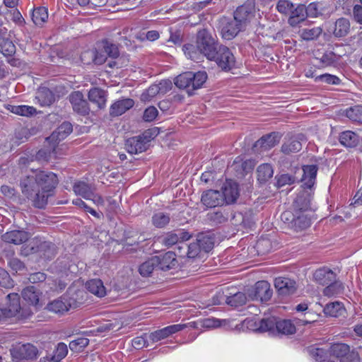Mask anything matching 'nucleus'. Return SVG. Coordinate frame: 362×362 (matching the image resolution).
<instances>
[{
    "label": "nucleus",
    "mask_w": 362,
    "mask_h": 362,
    "mask_svg": "<svg viewBox=\"0 0 362 362\" xmlns=\"http://www.w3.org/2000/svg\"><path fill=\"white\" fill-rule=\"evenodd\" d=\"M87 336V334H86V336H80L78 337L76 339L70 341L69 345V349L74 352L82 351L83 349L88 345L90 341Z\"/></svg>",
    "instance_id": "nucleus-50"
},
{
    "label": "nucleus",
    "mask_w": 362,
    "mask_h": 362,
    "mask_svg": "<svg viewBox=\"0 0 362 362\" xmlns=\"http://www.w3.org/2000/svg\"><path fill=\"white\" fill-rule=\"evenodd\" d=\"M182 50L184 51V53L187 58L197 62H200L204 57L202 52L199 50V48L198 47V43L197 42L195 45H185L182 47Z\"/></svg>",
    "instance_id": "nucleus-34"
},
{
    "label": "nucleus",
    "mask_w": 362,
    "mask_h": 362,
    "mask_svg": "<svg viewBox=\"0 0 362 362\" xmlns=\"http://www.w3.org/2000/svg\"><path fill=\"white\" fill-rule=\"evenodd\" d=\"M2 316L11 317L15 316L21 310L20 296L17 293H8L6 297Z\"/></svg>",
    "instance_id": "nucleus-11"
},
{
    "label": "nucleus",
    "mask_w": 362,
    "mask_h": 362,
    "mask_svg": "<svg viewBox=\"0 0 362 362\" xmlns=\"http://www.w3.org/2000/svg\"><path fill=\"white\" fill-rule=\"evenodd\" d=\"M277 318L274 316L264 317L258 322H255V330L259 332H269L271 335H275Z\"/></svg>",
    "instance_id": "nucleus-23"
},
{
    "label": "nucleus",
    "mask_w": 362,
    "mask_h": 362,
    "mask_svg": "<svg viewBox=\"0 0 362 362\" xmlns=\"http://www.w3.org/2000/svg\"><path fill=\"white\" fill-rule=\"evenodd\" d=\"M175 256V252H168L163 255L156 256L159 262L157 264L158 268L163 271H168L175 268L177 264Z\"/></svg>",
    "instance_id": "nucleus-26"
},
{
    "label": "nucleus",
    "mask_w": 362,
    "mask_h": 362,
    "mask_svg": "<svg viewBox=\"0 0 362 362\" xmlns=\"http://www.w3.org/2000/svg\"><path fill=\"white\" fill-rule=\"evenodd\" d=\"M202 251L209 252L214 246V238L209 234L200 233L196 238Z\"/></svg>",
    "instance_id": "nucleus-42"
},
{
    "label": "nucleus",
    "mask_w": 362,
    "mask_h": 362,
    "mask_svg": "<svg viewBox=\"0 0 362 362\" xmlns=\"http://www.w3.org/2000/svg\"><path fill=\"white\" fill-rule=\"evenodd\" d=\"M37 355V348L31 344H23L13 354V356L18 360H33Z\"/></svg>",
    "instance_id": "nucleus-17"
},
{
    "label": "nucleus",
    "mask_w": 362,
    "mask_h": 362,
    "mask_svg": "<svg viewBox=\"0 0 362 362\" xmlns=\"http://www.w3.org/2000/svg\"><path fill=\"white\" fill-rule=\"evenodd\" d=\"M202 252L199 243L197 240L191 243L189 245H187V257L188 258H195Z\"/></svg>",
    "instance_id": "nucleus-60"
},
{
    "label": "nucleus",
    "mask_w": 362,
    "mask_h": 362,
    "mask_svg": "<svg viewBox=\"0 0 362 362\" xmlns=\"http://www.w3.org/2000/svg\"><path fill=\"white\" fill-rule=\"evenodd\" d=\"M134 101L131 98H123L115 102L110 107V114L112 117L120 116L132 108Z\"/></svg>",
    "instance_id": "nucleus-24"
},
{
    "label": "nucleus",
    "mask_w": 362,
    "mask_h": 362,
    "mask_svg": "<svg viewBox=\"0 0 362 362\" xmlns=\"http://www.w3.org/2000/svg\"><path fill=\"white\" fill-rule=\"evenodd\" d=\"M306 212L293 211V227L296 230H303L310 226L311 221Z\"/></svg>",
    "instance_id": "nucleus-31"
},
{
    "label": "nucleus",
    "mask_w": 362,
    "mask_h": 362,
    "mask_svg": "<svg viewBox=\"0 0 362 362\" xmlns=\"http://www.w3.org/2000/svg\"><path fill=\"white\" fill-rule=\"evenodd\" d=\"M35 98L42 106H49L54 101V95L49 88L44 87L38 90Z\"/></svg>",
    "instance_id": "nucleus-35"
},
{
    "label": "nucleus",
    "mask_w": 362,
    "mask_h": 362,
    "mask_svg": "<svg viewBox=\"0 0 362 362\" xmlns=\"http://www.w3.org/2000/svg\"><path fill=\"white\" fill-rule=\"evenodd\" d=\"M323 310L326 315L336 317L341 315L345 310L341 303L336 301L327 304Z\"/></svg>",
    "instance_id": "nucleus-44"
},
{
    "label": "nucleus",
    "mask_w": 362,
    "mask_h": 362,
    "mask_svg": "<svg viewBox=\"0 0 362 362\" xmlns=\"http://www.w3.org/2000/svg\"><path fill=\"white\" fill-rule=\"evenodd\" d=\"M151 129L145 131L141 135L128 139L125 142V148L128 153L137 154L146 151L149 146V142L153 139Z\"/></svg>",
    "instance_id": "nucleus-5"
},
{
    "label": "nucleus",
    "mask_w": 362,
    "mask_h": 362,
    "mask_svg": "<svg viewBox=\"0 0 362 362\" xmlns=\"http://www.w3.org/2000/svg\"><path fill=\"white\" fill-rule=\"evenodd\" d=\"M8 110L16 115L26 117L33 115L36 112L35 108L28 105H11Z\"/></svg>",
    "instance_id": "nucleus-52"
},
{
    "label": "nucleus",
    "mask_w": 362,
    "mask_h": 362,
    "mask_svg": "<svg viewBox=\"0 0 362 362\" xmlns=\"http://www.w3.org/2000/svg\"><path fill=\"white\" fill-rule=\"evenodd\" d=\"M254 293L255 298L262 302L268 301L272 296L270 284L266 281H257L255 284Z\"/></svg>",
    "instance_id": "nucleus-21"
},
{
    "label": "nucleus",
    "mask_w": 362,
    "mask_h": 362,
    "mask_svg": "<svg viewBox=\"0 0 362 362\" xmlns=\"http://www.w3.org/2000/svg\"><path fill=\"white\" fill-rule=\"evenodd\" d=\"M87 294L83 290L74 291L69 288L65 296L49 303L47 305V309L55 313H63L71 308H76L82 304Z\"/></svg>",
    "instance_id": "nucleus-2"
},
{
    "label": "nucleus",
    "mask_w": 362,
    "mask_h": 362,
    "mask_svg": "<svg viewBox=\"0 0 362 362\" xmlns=\"http://www.w3.org/2000/svg\"><path fill=\"white\" fill-rule=\"evenodd\" d=\"M329 352L333 356L341 358V359L351 353L349 346L343 343L332 344L329 347Z\"/></svg>",
    "instance_id": "nucleus-47"
},
{
    "label": "nucleus",
    "mask_w": 362,
    "mask_h": 362,
    "mask_svg": "<svg viewBox=\"0 0 362 362\" xmlns=\"http://www.w3.org/2000/svg\"><path fill=\"white\" fill-rule=\"evenodd\" d=\"M335 274L328 268H320L314 273V278L320 284L327 285L334 281Z\"/></svg>",
    "instance_id": "nucleus-30"
},
{
    "label": "nucleus",
    "mask_w": 362,
    "mask_h": 362,
    "mask_svg": "<svg viewBox=\"0 0 362 362\" xmlns=\"http://www.w3.org/2000/svg\"><path fill=\"white\" fill-rule=\"evenodd\" d=\"M98 48L104 50L107 57L116 59L119 55V52L117 46L107 40H103L97 44Z\"/></svg>",
    "instance_id": "nucleus-37"
},
{
    "label": "nucleus",
    "mask_w": 362,
    "mask_h": 362,
    "mask_svg": "<svg viewBox=\"0 0 362 362\" xmlns=\"http://www.w3.org/2000/svg\"><path fill=\"white\" fill-rule=\"evenodd\" d=\"M2 240L8 243L21 245L26 242L29 238V234L23 230H11L2 235Z\"/></svg>",
    "instance_id": "nucleus-25"
},
{
    "label": "nucleus",
    "mask_w": 362,
    "mask_h": 362,
    "mask_svg": "<svg viewBox=\"0 0 362 362\" xmlns=\"http://www.w3.org/2000/svg\"><path fill=\"white\" fill-rule=\"evenodd\" d=\"M308 353L315 361L322 362L328 356V349L310 346L308 348Z\"/></svg>",
    "instance_id": "nucleus-54"
},
{
    "label": "nucleus",
    "mask_w": 362,
    "mask_h": 362,
    "mask_svg": "<svg viewBox=\"0 0 362 362\" xmlns=\"http://www.w3.org/2000/svg\"><path fill=\"white\" fill-rule=\"evenodd\" d=\"M168 337L169 336L165 327L158 329L148 335V340L151 341L152 342H157Z\"/></svg>",
    "instance_id": "nucleus-61"
},
{
    "label": "nucleus",
    "mask_w": 362,
    "mask_h": 362,
    "mask_svg": "<svg viewBox=\"0 0 362 362\" xmlns=\"http://www.w3.org/2000/svg\"><path fill=\"white\" fill-rule=\"evenodd\" d=\"M0 52L6 57H12L16 53V46L11 40L0 37Z\"/></svg>",
    "instance_id": "nucleus-46"
},
{
    "label": "nucleus",
    "mask_w": 362,
    "mask_h": 362,
    "mask_svg": "<svg viewBox=\"0 0 362 362\" xmlns=\"http://www.w3.org/2000/svg\"><path fill=\"white\" fill-rule=\"evenodd\" d=\"M0 286L5 288H11L13 286V281L8 273L0 267Z\"/></svg>",
    "instance_id": "nucleus-59"
},
{
    "label": "nucleus",
    "mask_w": 362,
    "mask_h": 362,
    "mask_svg": "<svg viewBox=\"0 0 362 362\" xmlns=\"http://www.w3.org/2000/svg\"><path fill=\"white\" fill-rule=\"evenodd\" d=\"M72 125L70 122H63L56 131H54L49 139L52 140H62L72 132Z\"/></svg>",
    "instance_id": "nucleus-40"
},
{
    "label": "nucleus",
    "mask_w": 362,
    "mask_h": 362,
    "mask_svg": "<svg viewBox=\"0 0 362 362\" xmlns=\"http://www.w3.org/2000/svg\"><path fill=\"white\" fill-rule=\"evenodd\" d=\"M209 60L215 61L217 65L224 71L230 70L235 65V57L228 47L220 45L215 51L214 57Z\"/></svg>",
    "instance_id": "nucleus-7"
},
{
    "label": "nucleus",
    "mask_w": 362,
    "mask_h": 362,
    "mask_svg": "<svg viewBox=\"0 0 362 362\" xmlns=\"http://www.w3.org/2000/svg\"><path fill=\"white\" fill-rule=\"evenodd\" d=\"M275 335L278 334H292L296 332L295 325L288 320H278L276 321Z\"/></svg>",
    "instance_id": "nucleus-39"
},
{
    "label": "nucleus",
    "mask_w": 362,
    "mask_h": 362,
    "mask_svg": "<svg viewBox=\"0 0 362 362\" xmlns=\"http://www.w3.org/2000/svg\"><path fill=\"white\" fill-rule=\"evenodd\" d=\"M322 32L320 27H314L312 28H303L300 30V36L302 39L306 41L316 40Z\"/></svg>",
    "instance_id": "nucleus-48"
},
{
    "label": "nucleus",
    "mask_w": 362,
    "mask_h": 362,
    "mask_svg": "<svg viewBox=\"0 0 362 362\" xmlns=\"http://www.w3.org/2000/svg\"><path fill=\"white\" fill-rule=\"evenodd\" d=\"M74 191L76 194L81 195L86 199H90V188L88 184L84 182H78L74 186Z\"/></svg>",
    "instance_id": "nucleus-56"
},
{
    "label": "nucleus",
    "mask_w": 362,
    "mask_h": 362,
    "mask_svg": "<svg viewBox=\"0 0 362 362\" xmlns=\"http://www.w3.org/2000/svg\"><path fill=\"white\" fill-rule=\"evenodd\" d=\"M28 247H30V253L40 252L46 259H51L55 255L54 245L50 242L33 239L29 242Z\"/></svg>",
    "instance_id": "nucleus-8"
},
{
    "label": "nucleus",
    "mask_w": 362,
    "mask_h": 362,
    "mask_svg": "<svg viewBox=\"0 0 362 362\" xmlns=\"http://www.w3.org/2000/svg\"><path fill=\"white\" fill-rule=\"evenodd\" d=\"M300 136H293L286 141L281 147V151L285 155H290L300 151L302 148Z\"/></svg>",
    "instance_id": "nucleus-29"
},
{
    "label": "nucleus",
    "mask_w": 362,
    "mask_h": 362,
    "mask_svg": "<svg viewBox=\"0 0 362 362\" xmlns=\"http://www.w3.org/2000/svg\"><path fill=\"white\" fill-rule=\"evenodd\" d=\"M201 201L204 205L212 208L223 204V198L221 192L209 189L203 192Z\"/></svg>",
    "instance_id": "nucleus-16"
},
{
    "label": "nucleus",
    "mask_w": 362,
    "mask_h": 362,
    "mask_svg": "<svg viewBox=\"0 0 362 362\" xmlns=\"http://www.w3.org/2000/svg\"><path fill=\"white\" fill-rule=\"evenodd\" d=\"M280 141V136L278 133L272 132L270 134L262 136L258 139L253 145V150L255 151H264L269 150L277 144Z\"/></svg>",
    "instance_id": "nucleus-12"
},
{
    "label": "nucleus",
    "mask_w": 362,
    "mask_h": 362,
    "mask_svg": "<svg viewBox=\"0 0 362 362\" xmlns=\"http://www.w3.org/2000/svg\"><path fill=\"white\" fill-rule=\"evenodd\" d=\"M92 294L98 298H103L106 296V288L100 279H92Z\"/></svg>",
    "instance_id": "nucleus-55"
},
{
    "label": "nucleus",
    "mask_w": 362,
    "mask_h": 362,
    "mask_svg": "<svg viewBox=\"0 0 362 362\" xmlns=\"http://www.w3.org/2000/svg\"><path fill=\"white\" fill-rule=\"evenodd\" d=\"M40 293L33 286L26 287L22 291L23 298L31 305H37Z\"/></svg>",
    "instance_id": "nucleus-36"
},
{
    "label": "nucleus",
    "mask_w": 362,
    "mask_h": 362,
    "mask_svg": "<svg viewBox=\"0 0 362 362\" xmlns=\"http://www.w3.org/2000/svg\"><path fill=\"white\" fill-rule=\"evenodd\" d=\"M303 177L301 179L303 186L310 189L315 184L317 166L316 165H308L303 167Z\"/></svg>",
    "instance_id": "nucleus-27"
},
{
    "label": "nucleus",
    "mask_w": 362,
    "mask_h": 362,
    "mask_svg": "<svg viewBox=\"0 0 362 362\" xmlns=\"http://www.w3.org/2000/svg\"><path fill=\"white\" fill-rule=\"evenodd\" d=\"M341 54H336L332 50H326L323 53L317 52L315 57L319 61L321 66L326 67L333 66L337 63L341 58Z\"/></svg>",
    "instance_id": "nucleus-22"
},
{
    "label": "nucleus",
    "mask_w": 362,
    "mask_h": 362,
    "mask_svg": "<svg viewBox=\"0 0 362 362\" xmlns=\"http://www.w3.org/2000/svg\"><path fill=\"white\" fill-rule=\"evenodd\" d=\"M310 201L311 197L307 192L299 193L293 202V211L308 212L311 210Z\"/></svg>",
    "instance_id": "nucleus-20"
},
{
    "label": "nucleus",
    "mask_w": 362,
    "mask_h": 362,
    "mask_svg": "<svg viewBox=\"0 0 362 362\" xmlns=\"http://www.w3.org/2000/svg\"><path fill=\"white\" fill-rule=\"evenodd\" d=\"M232 216V212L228 209H219L207 214L208 220L214 225H218L226 223L229 217Z\"/></svg>",
    "instance_id": "nucleus-28"
},
{
    "label": "nucleus",
    "mask_w": 362,
    "mask_h": 362,
    "mask_svg": "<svg viewBox=\"0 0 362 362\" xmlns=\"http://www.w3.org/2000/svg\"><path fill=\"white\" fill-rule=\"evenodd\" d=\"M206 79L207 74L205 71H188L177 76L175 79V84L180 89H185L189 95H192L195 90L202 88Z\"/></svg>",
    "instance_id": "nucleus-3"
},
{
    "label": "nucleus",
    "mask_w": 362,
    "mask_h": 362,
    "mask_svg": "<svg viewBox=\"0 0 362 362\" xmlns=\"http://www.w3.org/2000/svg\"><path fill=\"white\" fill-rule=\"evenodd\" d=\"M191 238V235L185 230H179L171 231L166 233L162 238L161 243L165 246L170 247L181 242L188 240Z\"/></svg>",
    "instance_id": "nucleus-13"
},
{
    "label": "nucleus",
    "mask_w": 362,
    "mask_h": 362,
    "mask_svg": "<svg viewBox=\"0 0 362 362\" xmlns=\"http://www.w3.org/2000/svg\"><path fill=\"white\" fill-rule=\"evenodd\" d=\"M197 43L204 57L208 59L214 57L215 51L219 47V44L212 35L206 30H199L197 33Z\"/></svg>",
    "instance_id": "nucleus-4"
},
{
    "label": "nucleus",
    "mask_w": 362,
    "mask_h": 362,
    "mask_svg": "<svg viewBox=\"0 0 362 362\" xmlns=\"http://www.w3.org/2000/svg\"><path fill=\"white\" fill-rule=\"evenodd\" d=\"M294 7V4L290 0H278L276 8L279 13L288 15Z\"/></svg>",
    "instance_id": "nucleus-58"
},
{
    "label": "nucleus",
    "mask_w": 362,
    "mask_h": 362,
    "mask_svg": "<svg viewBox=\"0 0 362 362\" xmlns=\"http://www.w3.org/2000/svg\"><path fill=\"white\" fill-rule=\"evenodd\" d=\"M33 175L26 176L21 181L22 193L30 199L33 205L44 208L51 192L58 183L57 175L52 172L35 170Z\"/></svg>",
    "instance_id": "nucleus-1"
},
{
    "label": "nucleus",
    "mask_w": 362,
    "mask_h": 362,
    "mask_svg": "<svg viewBox=\"0 0 362 362\" xmlns=\"http://www.w3.org/2000/svg\"><path fill=\"white\" fill-rule=\"evenodd\" d=\"M47 18L48 11L47 8L45 7H39L33 10L32 20L36 25H42L47 21Z\"/></svg>",
    "instance_id": "nucleus-45"
},
{
    "label": "nucleus",
    "mask_w": 362,
    "mask_h": 362,
    "mask_svg": "<svg viewBox=\"0 0 362 362\" xmlns=\"http://www.w3.org/2000/svg\"><path fill=\"white\" fill-rule=\"evenodd\" d=\"M68 349L66 344L64 343H59L52 357L54 362H59L62 361L67 354Z\"/></svg>",
    "instance_id": "nucleus-57"
},
{
    "label": "nucleus",
    "mask_w": 362,
    "mask_h": 362,
    "mask_svg": "<svg viewBox=\"0 0 362 362\" xmlns=\"http://www.w3.org/2000/svg\"><path fill=\"white\" fill-rule=\"evenodd\" d=\"M244 27L240 25L239 22L233 19L224 18L222 21L221 35L226 40H231L234 38L241 30H244Z\"/></svg>",
    "instance_id": "nucleus-10"
},
{
    "label": "nucleus",
    "mask_w": 362,
    "mask_h": 362,
    "mask_svg": "<svg viewBox=\"0 0 362 362\" xmlns=\"http://www.w3.org/2000/svg\"><path fill=\"white\" fill-rule=\"evenodd\" d=\"M157 115V109L153 106H151L145 110L144 112L143 119L146 122H152L156 118Z\"/></svg>",
    "instance_id": "nucleus-64"
},
{
    "label": "nucleus",
    "mask_w": 362,
    "mask_h": 362,
    "mask_svg": "<svg viewBox=\"0 0 362 362\" xmlns=\"http://www.w3.org/2000/svg\"><path fill=\"white\" fill-rule=\"evenodd\" d=\"M257 173L258 181L261 183H264L272 177L274 170L270 164L264 163L257 168Z\"/></svg>",
    "instance_id": "nucleus-41"
},
{
    "label": "nucleus",
    "mask_w": 362,
    "mask_h": 362,
    "mask_svg": "<svg viewBox=\"0 0 362 362\" xmlns=\"http://www.w3.org/2000/svg\"><path fill=\"white\" fill-rule=\"evenodd\" d=\"M339 141L346 148L356 147L360 141V137L352 131H345L341 133Z\"/></svg>",
    "instance_id": "nucleus-33"
},
{
    "label": "nucleus",
    "mask_w": 362,
    "mask_h": 362,
    "mask_svg": "<svg viewBox=\"0 0 362 362\" xmlns=\"http://www.w3.org/2000/svg\"><path fill=\"white\" fill-rule=\"evenodd\" d=\"M159 263L158 262L157 257H153L149 259L146 260L144 263H142L139 267V274L144 277L149 276L153 272L156 268H158L157 264Z\"/></svg>",
    "instance_id": "nucleus-38"
},
{
    "label": "nucleus",
    "mask_w": 362,
    "mask_h": 362,
    "mask_svg": "<svg viewBox=\"0 0 362 362\" xmlns=\"http://www.w3.org/2000/svg\"><path fill=\"white\" fill-rule=\"evenodd\" d=\"M323 290V293L327 296H333L341 293L344 291V286L341 281H333L327 284Z\"/></svg>",
    "instance_id": "nucleus-49"
},
{
    "label": "nucleus",
    "mask_w": 362,
    "mask_h": 362,
    "mask_svg": "<svg viewBox=\"0 0 362 362\" xmlns=\"http://www.w3.org/2000/svg\"><path fill=\"white\" fill-rule=\"evenodd\" d=\"M222 300L231 306L238 307L246 303L247 298L245 294L242 292H236L234 293H229V295L221 294Z\"/></svg>",
    "instance_id": "nucleus-32"
},
{
    "label": "nucleus",
    "mask_w": 362,
    "mask_h": 362,
    "mask_svg": "<svg viewBox=\"0 0 362 362\" xmlns=\"http://www.w3.org/2000/svg\"><path fill=\"white\" fill-rule=\"evenodd\" d=\"M274 286L279 296L283 297L293 294L297 289L296 282L286 277H277L274 280Z\"/></svg>",
    "instance_id": "nucleus-9"
},
{
    "label": "nucleus",
    "mask_w": 362,
    "mask_h": 362,
    "mask_svg": "<svg viewBox=\"0 0 362 362\" xmlns=\"http://www.w3.org/2000/svg\"><path fill=\"white\" fill-rule=\"evenodd\" d=\"M255 14V0H247L233 12L235 20L245 28L250 24Z\"/></svg>",
    "instance_id": "nucleus-6"
},
{
    "label": "nucleus",
    "mask_w": 362,
    "mask_h": 362,
    "mask_svg": "<svg viewBox=\"0 0 362 362\" xmlns=\"http://www.w3.org/2000/svg\"><path fill=\"white\" fill-rule=\"evenodd\" d=\"M276 178L278 187H282L286 185H291L296 180L295 177L288 174H282L279 176H277Z\"/></svg>",
    "instance_id": "nucleus-63"
},
{
    "label": "nucleus",
    "mask_w": 362,
    "mask_h": 362,
    "mask_svg": "<svg viewBox=\"0 0 362 362\" xmlns=\"http://www.w3.org/2000/svg\"><path fill=\"white\" fill-rule=\"evenodd\" d=\"M346 116L354 122L362 124V105H356L346 110Z\"/></svg>",
    "instance_id": "nucleus-53"
},
{
    "label": "nucleus",
    "mask_w": 362,
    "mask_h": 362,
    "mask_svg": "<svg viewBox=\"0 0 362 362\" xmlns=\"http://www.w3.org/2000/svg\"><path fill=\"white\" fill-rule=\"evenodd\" d=\"M222 190L223 202L226 201L227 204L234 203L239 197L238 185L235 182L227 181L223 185Z\"/></svg>",
    "instance_id": "nucleus-18"
},
{
    "label": "nucleus",
    "mask_w": 362,
    "mask_h": 362,
    "mask_svg": "<svg viewBox=\"0 0 362 362\" xmlns=\"http://www.w3.org/2000/svg\"><path fill=\"white\" fill-rule=\"evenodd\" d=\"M170 220V217L169 214L163 212L156 213L151 218L152 224L158 228L165 227L169 223Z\"/></svg>",
    "instance_id": "nucleus-51"
},
{
    "label": "nucleus",
    "mask_w": 362,
    "mask_h": 362,
    "mask_svg": "<svg viewBox=\"0 0 362 362\" xmlns=\"http://www.w3.org/2000/svg\"><path fill=\"white\" fill-rule=\"evenodd\" d=\"M351 24L346 18H339L329 27V32L337 38L346 36L350 31Z\"/></svg>",
    "instance_id": "nucleus-14"
},
{
    "label": "nucleus",
    "mask_w": 362,
    "mask_h": 362,
    "mask_svg": "<svg viewBox=\"0 0 362 362\" xmlns=\"http://www.w3.org/2000/svg\"><path fill=\"white\" fill-rule=\"evenodd\" d=\"M69 101L75 112L81 115L88 114V102L83 99V95L81 92L75 91L69 95Z\"/></svg>",
    "instance_id": "nucleus-15"
},
{
    "label": "nucleus",
    "mask_w": 362,
    "mask_h": 362,
    "mask_svg": "<svg viewBox=\"0 0 362 362\" xmlns=\"http://www.w3.org/2000/svg\"><path fill=\"white\" fill-rule=\"evenodd\" d=\"M163 86V83H160L158 85L154 84L151 86L146 91V93H142L141 100H146L148 97L153 98L160 93L161 90V86Z\"/></svg>",
    "instance_id": "nucleus-62"
},
{
    "label": "nucleus",
    "mask_w": 362,
    "mask_h": 362,
    "mask_svg": "<svg viewBox=\"0 0 362 362\" xmlns=\"http://www.w3.org/2000/svg\"><path fill=\"white\" fill-rule=\"evenodd\" d=\"M105 93L99 88H92V104L95 105L98 110H103L106 105Z\"/></svg>",
    "instance_id": "nucleus-43"
},
{
    "label": "nucleus",
    "mask_w": 362,
    "mask_h": 362,
    "mask_svg": "<svg viewBox=\"0 0 362 362\" xmlns=\"http://www.w3.org/2000/svg\"><path fill=\"white\" fill-rule=\"evenodd\" d=\"M289 15L288 19V25L293 28L298 26L307 18L305 6L301 4H298L296 7H293Z\"/></svg>",
    "instance_id": "nucleus-19"
}]
</instances>
